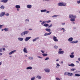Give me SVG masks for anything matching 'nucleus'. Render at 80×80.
<instances>
[{
    "label": "nucleus",
    "instance_id": "obj_59",
    "mask_svg": "<svg viewBox=\"0 0 80 80\" xmlns=\"http://www.w3.org/2000/svg\"><path fill=\"white\" fill-rule=\"evenodd\" d=\"M62 50L61 48H60L59 49V51H61Z\"/></svg>",
    "mask_w": 80,
    "mask_h": 80
},
{
    "label": "nucleus",
    "instance_id": "obj_45",
    "mask_svg": "<svg viewBox=\"0 0 80 80\" xmlns=\"http://www.w3.org/2000/svg\"><path fill=\"white\" fill-rule=\"evenodd\" d=\"M77 3H78V4H80V0L77 1Z\"/></svg>",
    "mask_w": 80,
    "mask_h": 80
},
{
    "label": "nucleus",
    "instance_id": "obj_53",
    "mask_svg": "<svg viewBox=\"0 0 80 80\" xmlns=\"http://www.w3.org/2000/svg\"><path fill=\"white\" fill-rule=\"evenodd\" d=\"M56 79L57 80H61L60 79L58 78H56Z\"/></svg>",
    "mask_w": 80,
    "mask_h": 80
},
{
    "label": "nucleus",
    "instance_id": "obj_12",
    "mask_svg": "<svg viewBox=\"0 0 80 80\" xmlns=\"http://www.w3.org/2000/svg\"><path fill=\"white\" fill-rule=\"evenodd\" d=\"M23 52L24 53H28V51H27V50L26 48H24L23 49Z\"/></svg>",
    "mask_w": 80,
    "mask_h": 80
},
{
    "label": "nucleus",
    "instance_id": "obj_44",
    "mask_svg": "<svg viewBox=\"0 0 80 80\" xmlns=\"http://www.w3.org/2000/svg\"><path fill=\"white\" fill-rule=\"evenodd\" d=\"M75 70H76V69H75V68H72L70 70L71 71H75Z\"/></svg>",
    "mask_w": 80,
    "mask_h": 80
},
{
    "label": "nucleus",
    "instance_id": "obj_49",
    "mask_svg": "<svg viewBox=\"0 0 80 80\" xmlns=\"http://www.w3.org/2000/svg\"><path fill=\"white\" fill-rule=\"evenodd\" d=\"M46 22L47 23H50V22H51V21L50 20L49 21H47Z\"/></svg>",
    "mask_w": 80,
    "mask_h": 80
},
{
    "label": "nucleus",
    "instance_id": "obj_7",
    "mask_svg": "<svg viewBox=\"0 0 80 80\" xmlns=\"http://www.w3.org/2000/svg\"><path fill=\"white\" fill-rule=\"evenodd\" d=\"M58 53L60 55H62V54L64 53V51H59L58 52Z\"/></svg>",
    "mask_w": 80,
    "mask_h": 80
},
{
    "label": "nucleus",
    "instance_id": "obj_62",
    "mask_svg": "<svg viewBox=\"0 0 80 80\" xmlns=\"http://www.w3.org/2000/svg\"><path fill=\"white\" fill-rule=\"evenodd\" d=\"M61 63H63V61L61 62Z\"/></svg>",
    "mask_w": 80,
    "mask_h": 80
},
{
    "label": "nucleus",
    "instance_id": "obj_58",
    "mask_svg": "<svg viewBox=\"0 0 80 80\" xmlns=\"http://www.w3.org/2000/svg\"><path fill=\"white\" fill-rule=\"evenodd\" d=\"M50 0H43V1H50Z\"/></svg>",
    "mask_w": 80,
    "mask_h": 80
},
{
    "label": "nucleus",
    "instance_id": "obj_40",
    "mask_svg": "<svg viewBox=\"0 0 80 80\" xmlns=\"http://www.w3.org/2000/svg\"><path fill=\"white\" fill-rule=\"evenodd\" d=\"M3 52V48H0V53Z\"/></svg>",
    "mask_w": 80,
    "mask_h": 80
},
{
    "label": "nucleus",
    "instance_id": "obj_18",
    "mask_svg": "<svg viewBox=\"0 0 80 80\" xmlns=\"http://www.w3.org/2000/svg\"><path fill=\"white\" fill-rule=\"evenodd\" d=\"M38 39H39V37H37V38H35L34 39L32 40V42H35V41H36V40H38Z\"/></svg>",
    "mask_w": 80,
    "mask_h": 80
},
{
    "label": "nucleus",
    "instance_id": "obj_61",
    "mask_svg": "<svg viewBox=\"0 0 80 80\" xmlns=\"http://www.w3.org/2000/svg\"><path fill=\"white\" fill-rule=\"evenodd\" d=\"M78 60L79 61H80V58H78Z\"/></svg>",
    "mask_w": 80,
    "mask_h": 80
},
{
    "label": "nucleus",
    "instance_id": "obj_38",
    "mask_svg": "<svg viewBox=\"0 0 80 80\" xmlns=\"http://www.w3.org/2000/svg\"><path fill=\"white\" fill-rule=\"evenodd\" d=\"M75 76L76 77H80V74H75Z\"/></svg>",
    "mask_w": 80,
    "mask_h": 80
},
{
    "label": "nucleus",
    "instance_id": "obj_10",
    "mask_svg": "<svg viewBox=\"0 0 80 80\" xmlns=\"http://www.w3.org/2000/svg\"><path fill=\"white\" fill-rule=\"evenodd\" d=\"M73 38L71 37L68 38V42H72V41H73Z\"/></svg>",
    "mask_w": 80,
    "mask_h": 80
},
{
    "label": "nucleus",
    "instance_id": "obj_37",
    "mask_svg": "<svg viewBox=\"0 0 80 80\" xmlns=\"http://www.w3.org/2000/svg\"><path fill=\"white\" fill-rule=\"evenodd\" d=\"M46 23V21H42V22L41 23V25H43V24H44V23Z\"/></svg>",
    "mask_w": 80,
    "mask_h": 80
},
{
    "label": "nucleus",
    "instance_id": "obj_9",
    "mask_svg": "<svg viewBox=\"0 0 80 80\" xmlns=\"http://www.w3.org/2000/svg\"><path fill=\"white\" fill-rule=\"evenodd\" d=\"M26 7L30 9L32 8V6L30 4H28L27 5Z\"/></svg>",
    "mask_w": 80,
    "mask_h": 80
},
{
    "label": "nucleus",
    "instance_id": "obj_33",
    "mask_svg": "<svg viewBox=\"0 0 80 80\" xmlns=\"http://www.w3.org/2000/svg\"><path fill=\"white\" fill-rule=\"evenodd\" d=\"M56 65H57L56 68H59V66H60V64H59L58 63Z\"/></svg>",
    "mask_w": 80,
    "mask_h": 80
},
{
    "label": "nucleus",
    "instance_id": "obj_31",
    "mask_svg": "<svg viewBox=\"0 0 80 80\" xmlns=\"http://www.w3.org/2000/svg\"><path fill=\"white\" fill-rule=\"evenodd\" d=\"M4 30L5 31V32H8V28H5L4 29Z\"/></svg>",
    "mask_w": 80,
    "mask_h": 80
},
{
    "label": "nucleus",
    "instance_id": "obj_35",
    "mask_svg": "<svg viewBox=\"0 0 80 80\" xmlns=\"http://www.w3.org/2000/svg\"><path fill=\"white\" fill-rule=\"evenodd\" d=\"M42 55L43 57H46V56H47V55H48V54L46 53H43L42 54Z\"/></svg>",
    "mask_w": 80,
    "mask_h": 80
},
{
    "label": "nucleus",
    "instance_id": "obj_20",
    "mask_svg": "<svg viewBox=\"0 0 80 80\" xmlns=\"http://www.w3.org/2000/svg\"><path fill=\"white\" fill-rule=\"evenodd\" d=\"M26 69L27 70H29V69L30 70H32V67L30 66L26 68Z\"/></svg>",
    "mask_w": 80,
    "mask_h": 80
},
{
    "label": "nucleus",
    "instance_id": "obj_48",
    "mask_svg": "<svg viewBox=\"0 0 80 80\" xmlns=\"http://www.w3.org/2000/svg\"><path fill=\"white\" fill-rule=\"evenodd\" d=\"M2 26H3V25H0V29H2Z\"/></svg>",
    "mask_w": 80,
    "mask_h": 80
},
{
    "label": "nucleus",
    "instance_id": "obj_64",
    "mask_svg": "<svg viewBox=\"0 0 80 80\" xmlns=\"http://www.w3.org/2000/svg\"><path fill=\"white\" fill-rule=\"evenodd\" d=\"M43 21H41V20H40V21H39V22H42Z\"/></svg>",
    "mask_w": 80,
    "mask_h": 80
},
{
    "label": "nucleus",
    "instance_id": "obj_52",
    "mask_svg": "<svg viewBox=\"0 0 80 80\" xmlns=\"http://www.w3.org/2000/svg\"><path fill=\"white\" fill-rule=\"evenodd\" d=\"M41 52H42V53H45V51L41 50Z\"/></svg>",
    "mask_w": 80,
    "mask_h": 80
},
{
    "label": "nucleus",
    "instance_id": "obj_63",
    "mask_svg": "<svg viewBox=\"0 0 80 80\" xmlns=\"http://www.w3.org/2000/svg\"><path fill=\"white\" fill-rule=\"evenodd\" d=\"M17 11H19V9H18V8H17Z\"/></svg>",
    "mask_w": 80,
    "mask_h": 80
},
{
    "label": "nucleus",
    "instance_id": "obj_19",
    "mask_svg": "<svg viewBox=\"0 0 80 80\" xmlns=\"http://www.w3.org/2000/svg\"><path fill=\"white\" fill-rule=\"evenodd\" d=\"M45 30L47 32H50L51 31V29H50L46 28Z\"/></svg>",
    "mask_w": 80,
    "mask_h": 80
},
{
    "label": "nucleus",
    "instance_id": "obj_3",
    "mask_svg": "<svg viewBox=\"0 0 80 80\" xmlns=\"http://www.w3.org/2000/svg\"><path fill=\"white\" fill-rule=\"evenodd\" d=\"M32 37H27L26 38L24 39V40L25 42H27Z\"/></svg>",
    "mask_w": 80,
    "mask_h": 80
},
{
    "label": "nucleus",
    "instance_id": "obj_13",
    "mask_svg": "<svg viewBox=\"0 0 80 80\" xmlns=\"http://www.w3.org/2000/svg\"><path fill=\"white\" fill-rule=\"evenodd\" d=\"M78 42V40H76L74 41H72L70 42L71 43H77Z\"/></svg>",
    "mask_w": 80,
    "mask_h": 80
},
{
    "label": "nucleus",
    "instance_id": "obj_39",
    "mask_svg": "<svg viewBox=\"0 0 80 80\" xmlns=\"http://www.w3.org/2000/svg\"><path fill=\"white\" fill-rule=\"evenodd\" d=\"M64 75H68V72H64Z\"/></svg>",
    "mask_w": 80,
    "mask_h": 80
},
{
    "label": "nucleus",
    "instance_id": "obj_43",
    "mask_svg": "<svg viewBox=\"0 0 80 80\" xmlns=\"http://www.w3.org/2000/svg\"><path fill=\"white\" fill-rule=\"evenodd\" d=\"M50 58L49 57H47L45 59V60H49Z\"/></svg>",
    "mask_w": 80,
    "mask_h": 80
},
{
    "label": "nucleus",
    "instance_id": "obj_11",
    "mask_svg": "<svg viewBox=\"0 0 80 80\" xmlns=\"http://www.w3.org/2000/svg\"><path fill=\"white\" fill-rule=\"evenodd\" d=\"M66 7L67 6V3L65 2H62V7Z\"/></svg>",
    "mask_w": 80,
    "mask_h": 80
},
{
    "label": "nucleus",
    "instance_id": "obj_34",
    "mask_svg": "<svg viewBox=\"0 0 80 80\" xmlns=\"http://www.w3.org/2000/svg\"><path fill=\"white\" fill-rule=\"evenodd\" d=\"M25 22H29V19L27 18L25 20H24Z\"/></svg>",
    "mask_w": 80,
    "mask_h": 80
},
{
    "label": "nucleus",
    "instance_id": "obj_6",
    "mask_svg": "<svg viewBox=\"0 0 80 80\" xmlns=\"http://www.w3.org/2000/svg\"><path fill=\"white\" fill-rule=\"evenodd\" d=\"M9 0H2L1 1V2H2V3H7Z\"/></svg>",
    "mask_w": 80,
    "mask_h": 80
},
{
    "label": "nucleus",
    "instance_id": "obj_21",
    "mask_svg": "<svg viewBox=\"0 0 80 80\" xmlns=\"http://www.w3.org/2000/svg\"><path fill=\"white\" fill-rule=\"evenodd\" d=\"M15 7L16 8H20V6L19 5H16Z\"/></svg>",
    "mask_w": 80,
    "mask_h": 80
},
{
    "label": "nucleus",
    "instance_id": "obj_29",
    "mask_svg": "<svg viewBox=\"0 0 80 80\" xmlns=\"http://www.w3.org/2000/svg\"><path fill=\"white\" fill-rule=\"evenodd\" d=\"M69 18H73V15L70 14L69 15Z\"/></svg>",
    "mask_w": 80,
    "mask_h": 80
},
{
    "label": "nucleus",
    "instance_id": "obj_22",
    "mask_svg": "<svg viewBox=\"0 0 80 80\" xmlns=\"http://www.w3.org/2000/svg\"><path fill=\"white\" fill-rule=\"evenodd\" d=\"M72 75H73V73L71 72L68 73V76H69V77H71V76H72Z\"/></svg>",
    "mask_w": 80,
    "mask_h": 80
},
{
    "label": "nucleus",
    "instance_id": "obj_28",
    "mask_svg": "<svg viewBox=\"0 0 80 80\" xmlns=\"http://www.w3.org/2000/svg\"><path fill=\"white\" fill-rule=\"evenodd\" d=\"M68 66H71V67H75V65L73 63H71L70 64H68Z\"/></svg>",
    "mask_w": 80,
    "mask_h": 80
},
{
    "label": "nucleus",
    "instance_id": "obj_17",
    "mask_svg": "<svg viewBox=\"0 0 80 80\" xmlns=\"http://www.w3.org/2000/svg\"><path fill=\"white\" fill-rule=\"evenodd\" d=\"M37 78H38L39 80H40V79H42V77L38 75L36 77Z\"/></svg>",
    "mask_w": 80,
    "mask_h": 80
},
{
    "label": "nucleus",
    "instance_id": "obj_57",
    "mask_svg": "<svg viewBox=\"0 0 80 80\" xmlns=\"http://www.w3.org/2000/svg\"><path fill=\"white\" fill-rule=\"evenodd\" d=\"M46 13H50V11H46Z\"/></svg>",
    "mask_w": 80,
    "mask_h": 80
},
{
    "label": "nucleus",
    "instance_id": "obj_55",
    "mask_svg": "<svg viewBox=\"0 0 80 80\" xmlns=\"http://www.w3.org/2000/svg\"><path fill=\"white\" fill-rule=\"evenodd\" d=\"M3 55V53L2 52H0V56H2V55Z\"/></svg>",
    "mask_w": 80,
    "mask_h": 80
},
{
    "label": "nucleus",
    "instance_id": "obj_51",
    "mask_svg": "<svg viewBox=\"0 0 80 80\" xmlns=\"http://www.w3.org/2000/svg\"><path fill=\"white\" fill-rule=\"evenodd\" d=\"M52 27V24H51L50 26H48V28H49L50 27Z\"/></svg>",
    "mask_w": 80,
    "mask_h": 80
},
{
    "label": "nucleus",
    "instance_id": "obj_5",
    "mask_svg": "<svg viewBox=\"0 0 80 80\" xmlns=\"http://www.w3.org/2000/svg\"><path fill=\"white\" fill-rule=\"evenodd\" d=\"M5 14V12H2L0 13V17H3L4 16V15Z\"/></svg>",
    "mask_w": 80,
    "mask_h": 80
},
{
    "label": "nucleus",
    "instance_id": "obj_46",
    "mask_svg": "<svg viewBox=\"0 0 80 80\" xmlns=\"http://www.w3.org/2000/svg\"><path fill=\"white\" fill-rule=\"evenodd\" d=\"M38 58H40L41 59H42V58H43L39 56H38Z\"/></svg>",
    "mask_w": 80,
    "mask_h": 80
},
{
    "label": "nucleus",
    "instance_id": "obj_23",
    "mask_svg": "<svg viewBox=\"0 0 80 80\" xmlns=\"http://www.w3.org/2000/svg\"><path fill=\"white\" fill-rule=\"evenodd\" d=\"M69 57L70 58H74V55L73 54H71L69 55Z\"/></svg>",
    "mask_w": 80,
    "mask_h": 80
},
{
    "label": "nucleus",
    "instance_id": "obj_1",
    "mask_svg": "<svg viewBox=\"0 0 80 80\" xmlns=\"http://www.w3.org/2000/svg\"><path fill=\"white\" fill-rule=\"evenodd\" d=\"M28 33H29V31H24L21 33V36H24V35H27Z\"/></svg>",
    "mask_w": 80,
    "mask_h": 80
},
{
    "label": "nucleus",
    "instance_id": "obj_27",
    "mask_svg": "<svg viewBox=\"0 0 80 80\" xmlns=\"http://www.w3.org/2000/svg\"><path fill=\"white\" fill-rule=\"evenodd\" d=\"M47 12V10L46 9H44V10H41V12Z\"/></svg>",
    "mask_w": 80,
    "mask_h": 80
},
{
    "label": "nucleus",
    "instance_id": "obj_54",
    "mask_svg": "<svg viewBox=\"0 0 80 80\" xmlns=\"http://www.w3.org/2000/svg\"><path fill=\"white\" fill-rule=\"evenodd\" d=\"M2 50H3V51H6V49H5V48H2Z\"/></svg>",
    "mask_w": 80,
    "mask_h": 80
},
{
    "label": "nucleus",
    "instance_id": "obj_50",
    "mask_svg": "<svg viewBox=\"0 0 80 80\" xmlns=\"http://www.w3.org/2000/svg\"><path fill=\"white\" fill-rule=\"evenodd\" d=\"M61 24H62V25H65V22H64V23L62 22Z\"/></svg>",
    "mask_w": 80,
    "mask_h": 80
},
{
    "label": "nucleus",
    "instance_id": "obj_26",
    "mask_svg": "<svg viewBox=\"0 0 80 80\" xmlns=\"http://www.w3.org/2000/svg\"><path fill=\"white\" fill-rule=\"evenodd\" d=\"M43 26L46 27H48V26H49V25L48 24L45 23L44 24Z\"/></svg>",
    "mask_w": 80,
    "mask_h": 80
},
{
    "label": "nucleus",
    "instance_id": "obj_60",
    "mask_svg": "<svg viewBox=\"0 0 80 80\" xmlns=\"http://www.w3.org/2000/svg\"><path fill=\"white\" fill-rule=\"evenodd\" d=\"M29 30H32V28L29 29Z\"/></svg>",
    "mask_w": 80,
    "mask_h": 80
},
{
    "label": "nucleus",
    "instance_id": "obj_41",
    "mask_svg": "<svg viewBox=\"0 0 80 80\" xmlns=\"http://www.w3.org/2000/svg\"><path fill=\"white\" fill-rule=\"evenodd\" d=\"M58 46H55L54 47V48H55L56 49H57V48H58Z\"/></svg>",
    "mask_w": 80,
    "mask_h": 80
},
{
    "label": "nucleus",
    "instance_id": "obj_4",
    "mask_svg": "<svg viewBox=\"0 0 80 80\" xmlns=\"http://www.w3.org/2000/svg\"><path fill=\"white\" fill-rule=\"evenodd\" d=\"M53 39L54 42H57L58 41V39L57 38V37L55 36H53Z\"/></svg>",
    "mask_w": 80,
    "mask_h": 80
},
{
    "label": "nucleus",
    "instance_id": "obj_14",
    "mask_svg": "<svg viewBox=\"0 0 80 80\" xmlns=\"http://www.w3.org/2000/svg\"><path fill=\"white\" fill-rule=\"evenodd\" d=\"M15 52H16V50H14L13 51H11V52H9V55H12V53H15Z\"/></svg>",
    "mask_w": 80,
    "mask_h": 80
},
{
    "label": "nucleus",
    "instance_id": "obj_32",
    "mask_svg": "<svg viewBox=\"0 0 80 80\" xmlns=\"http://www.w3.org/2000/svg\"><path fill=\"white\" fill-rule=\"evenodd\" d=\"M72 18H74V19H75V18H77V16L75 15H72Z\"/></svg>",
    "mask_w": 80,
    "mask_h": 80
},
{
    "label": "nucleus",
    "instance_id": "obj_36",
    "mask_svg": "<svg viewBox=\"0 0 80 80\" xmlns=\"http://www.w3.org/2000/svg\"><path fill=\"white\" fill-rule=\"evenodd\" d=\"M36 78V77H33L32 78H31V80H35Z\"/></svg>",
    "mask_w": 80,
    "mask_h": 80
},
{
    "label": "nucleus",
    "instance_id": "obj_42",
    "mask_svg": "<svg viewBox=\"0 0 80 80\" xmlns=\"http://www.w3.org/2000/svg\"><path fill=\"white\" fill-rule=\"evenodd\" d=\"M58 15H53V16H52V17H58Z\"/></svg>",
    "mask_w": 80,
    "mask_h": 80
},
{
    "label": "nucleus",
    "instance_id": "obj_8",
    "mask_svg": "<svg viewBox=\"0 0 80 80\" xmlns=\"http://www.w3.org/2000/svg\"><path fill=\"white\" fill-rule=\"evenodd\" d=\"M52 34V32H50L49 33H45L44 34V36H48V35H50Z\"/></svg>",
    "mask_w": 80,
    "mask_h": 80
},
{
    "label": "nucleus",
    "instance_id": "obj_15",
    "mask_svg": "<svg viewBox=\"0 0 80 80\" xmlns=\"http://www.w3.org/2000/svg\"><path fill=\"white\" fill-rule=\"evenodd\" d=\"M18 40L19 41H23V38H18Z\"/></svg>",
    "mask_w": 80,
    "mask_h": 80
},
{
    "label": "nucleus",
    "instance_id": "obj_30",
    "mask_svg": "<svg viewBox=\"0 0 80 80\" xmlns=\"http://www.w3.org/2000/svg\"><path fill=\"white\" fill-rule=\"evenodd\" d=\"M70 20L71 22H75V19L73 18H71L70 19Z\"/></svg>",
    "mask_w": 80,
    "mask_h": 80
},
{
    "label": "nucleus",
    "instance_id": "obj_56",
    "mask_svg": "<svg viewBox=\"0 0 80 80\" xmlns=\"http://www.w3.org/2000/svg\"><path fill=\"white\" fill-rule=\"evenodd\" d=\"M2 64V61L0 62V66Z\"/></svg>",
    "mask_w": 80,
    "mask_h": 80
},
{
    "label": "nucleus",
    "instance_id": "obj_47",
    "mask_svg": "<svg viewBox=\"0 0 80 80\" xmlns=\"http://www.w3.org/2000/svg\"><path fill=\"white\" fill-rule=\"evenodd\" d=\"M5 15L6 16H9V15H10V14L8 13H6V14H5Z\"/></svg>",
    "mask_w": 80,
    "mask_h": 80
},
{
    "label": "nucleus",
    "instance_id": "obj_24",
    "mask_svg": "<svg viewBox=\"0 0 80 80\" xmlns=\"http://www.w3.org/2000/svg\"><path fill=\"white\" fill-rule=\"evenodd\" d=\"M1 9H2V10H3L5 8V6L3 5H2L0 7Z\"/></svg>",
    "mask_w": 80,
    "mask_h": 80
},
{
    "label": "nucleus",
    "instance_id": "obj_16",
    "mask_svg": "<svg viewBox=\"0 0 80 80\" xmlns=\"http://www.w3.org/2000/svg\"><path fill=\"white\" fill-rule=\"evenodd\" d=\"M58 6L59 7H62V2H59L58 4Z\"/></svg>",
    "mask_w": 80,
    "mask_h": 80
},
{
    "label": "nucleus",
    "instance_id": "obj_25",
    "mask_svg": "<svg viewBox=\"0 0 80 80\" xmlns=\"http://www.w3.org/2000/svg\"><path fill=\"white\" fill-rule=\"evenodd\" d=\"M28 59L29 60H33V58L32 57H29L28 58Z\"/></svg>",
    "mask_w": 80,
    "mask_h": 80
},
{
    "label": "nucleus",
    "instance_id": "obj_2",
    "mask_svg": "<svg viewBox=\"0 0 80 80\" xmlns=\"http://www.w3.org/2000/svg\"><path fill=\"white\" fill-rule=\"evenodd\" d=\"M44 70L46 73H49L50 72V69L48 68H45Z\"/></svg>",
    "mask_w": 80,
    "mask_h": 80
}]
</instances>
